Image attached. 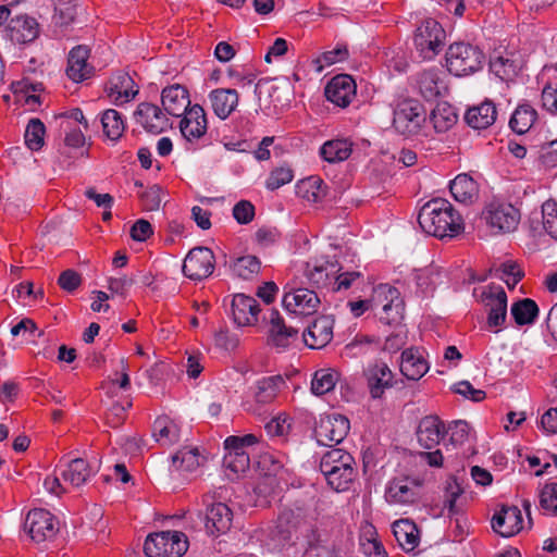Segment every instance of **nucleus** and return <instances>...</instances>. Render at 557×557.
I'll use <instances>...</instances> for the list:
<instances>
[{
	"label": "nucleus",
	"mask_w": 557,
	"mask_h": 557,
	"mask_svg": "<svg viewBox=\"0 0 557 557\" xmlns=\"http://www.w3.org/2000/svg\"><path fill=\"white\" fill-rule=\"evenodd\" d=\"M418 223L426 234L438 238H451L463 231L461 215L443 198L432 199L423 205L418 214Z\"/></svg>",
	"instance_id": "obj_1"
},
{
	"label": "nucleus",
	"mask_w": 557,
	"mask_h": 557,
	"mask_svg": "<svg viewBox=\"0 0 557 557\" xmlns=\"http://www.w3.org/2000/svg\"><path fill=\"white\" fill-rule=\"evenodd\" d=\"M58 284L63 290L73 293L82 284V276L78 272L67 269L60 274Z\"/></svg>",
	"instance_id": "obj_57"
},
{
	"label": "nucleus",
	"mask_w": 557,
	"mask_h": 557,
	"mask_svg": "<svg viewBox=\"0 0 557 557\" xmlns=\"http://www.w3.org/2000/svg\"><path fill=\"white\" fill-rule=\"evenodd\" d=\"M60 5L64 8L55 9L54 23L60 26L69 25L74 21L75 5L72 4V0H61Z\"/></svg>",
	"instance_id": "obj_58"
},
{
	"label": "nucleus",
	"mask_w": 557,
	"mask_h": 557,
	"mask_svg": "<svg viewBox=\"0 0 557 557\" xmlns=\"http://www.w3.org/2000/svg\"><path fill=\"white\" fill-rule=\"evenodd\" d=\"M381 296L385 297L386 302L383 304L382 309L385 315H381V320L386 324L397 322L403 318L404 302L399 298V292L389 285H380L375 289L376 301Z\"/></svg>",
	"instance_id": "obj_24"
},
{
	"label": "nucleus",
	"mask_w": 557,
	"mask_h": 557,
	"mask_svg": "<svg viewBox=\"0 0 557 557\" xmlns=\"http://www.w3.org/2000/svg\"><path fill=\"white\" fill-rule=\"evenodd\" d=\"M450 193L458 202L472 203L479 197V186L470 175L459 174L450 183Z\"/></svg>",
	"instance_id": "obj_31"
},
{
	"label": "nucleus",
	"mask_w": 557,
	"mask_h": 557,
	"mask_svg": "<svg viewBox=\"0 0 557 557\" xmlns=\"http://www.w3.org/2000/svg\"><path fill=\"white\" fill-rule=\"evenodd\" d=\"M422 486L423 480L418 476H395L387 482L384 497L389 505H413L421 497Z\"/></svg>",
	"instance_id": "obj_6"
},
{
	"label": "nucleus",
	"mask_w": 557,
	"mask_h": 557,
	"mask_svg": "<svg viewBox=\"0 0 557 557\" xmlns=\"http://www.w3.org/2000/svg\"><path fill=\"white\" fill-rule=\"evenodd\" d=\"M153 437L163 446L172 445L180 440V429L168 417H159L153 422Z\"/></svg>",
	"instance_id": "obj_37"
},
{
	"label": "nucleus",
	"mask_w": 557,
	"mask_h": 557,
	"mask_svg": "<svg viewBox=\"0 0 557 557\" xmlns=\"http://www.w3.org/2000/svg\"><path fill=\"white\" fill-rule=\"evenodd\" d=\"M425 121L422 104L414 99H401L394 108L393 126L403 135L417 134Z\"/></svg>",
	"instance_id": "obj_7"
},
{
	"label": "nucleus",
	"mask_w": 557,
	"mask_h": 557,
	"mask_svg": "<svg viewBox=\"0 0 557 557\" xmlns=\"http://www.w3.org/2000/svg\"><path fill=\"white\" fill-rule=\"evenodd\" d=\"M443 434L444 425L437 417L428 416L419 422L417 437L422 447L433 448L440 443Z\"/></svg>",
	"instance_id": "obj_29"
},
{
	"label": "nucleus",
	"mask_w": 557,
	"mask_h": 557,
	"mask_svg": "<svg viewBox=\"0 0 557 557\" xmlns=\"http://www.w3.org/2000/svg\"><path fill=\"white\" fill-rule=\"evenodd\" d=\"M327 481V484L336 492L348 490L349 484L355 478V470L352 465L336 467L333 471L322 472Z\"/></svg>",
	"instance_id": "obj_44"
},
{
	"label": "nucleus",
	"mask_w": 557,
	"mask_h": 557,
	"mask_svg": "<svg viewBox=\"0 0 557 557\" xmlns=\"http://www.w3.org/2000/svg\"><path fill=\"white\" fill-rule=\"evenodd\" d=\"M542 103L547 111L557 113V72L542 90Z\"/></svg>",
	"instance_id": "obj_54"
},
{
	"label": "nucleus",
	"mask_w": 557,
	"mask_h": 557,
	"mask_svg": "<svg viewBox=\"0 0 557 557\" xmlns=\"http://www.w3.org/2000/svg\"><path fill=\"white\" fill-rule=\"evenodd\" d=\"M259 311V304L253 297L244 294H236L233 297L232 314L237 325H253L258 321Z\"/></svg>",
	"instance_id": "obj_23"
},
{
	"label": "nucleus",
	"mask_w": 557,
	"mask_h": 557,
	"mask_svg": "<svg viewBox=\"0 0 557 557\" xmlns=\"http://www.w3.org/2000/svg\"><path fill=\"white\" fill-rule=\"evenodd\" d=\"M334 320L330 315L317 318L304 332L305 344L312 349L325 347L333 338Z\"/></svg>",
	"instance_id": "obj_17"
},
{
	"label": "nucleus",
	"mask_w": 557,
	"mask_h": 557,
	"mask_svg": "<svg viewBox=\"0 0 557 557\" xmlns=\"http://www.w3.org/2000/svg\"><path fill=\"white\" fill-rule=\"evenodd\" d=\"M540 508L550 516H557V483H548L539 494Z\"/></svg>",
	"instance_id": "obj_51"
},
{
	"label": "nucleus",
	"mask_w": 557,
	"mask_h": 557,
	"mask_svg": "<svg viewBox=\"0 0 557 557\" xmlns=\"http://www.w3.org/2000/svg\"><path fill=\"white\" fill-rule=\"evenodd\" d=\"M491 70L502 79L508 78L515 73L513 63L503 57L494 58L490 63Z\"/></svg>",
	"instance_id": "obj_62"
},
{
	"label": "nucleus",
	"mask_w": 557,
	"mask_h": 557,
	"mask_svg": "<svg viewBox=\"0 0 557 557\" xmlns=\"http://www.w3.org/2000/svg\"><path fill=\"white\" fill-rule=\"evenodd\" d=\"M454 391L473 401H482L486 396L484 391L475 389L468 381H460L455 384Z\"/></svg>",
	"instance_id": "obj_63"
},
{
	"label": "nucleus",
	"mask_w": 557,
	"mask_h": 557,
	"mask_svg": "<svg viewBox=\"0 0 557 557\" xmlns=\"http://www.w3.org/2000/svg\"><path fill=\"white\" fill-rule=\"evenodd\" d=\"M536 120V111L529 104L519 106L509 121L510 128L517 134L527 133Z\"/></svg>",
	"instance_id": "obj_43"
},
{
	"label": "nucleus",
	"mask_w": 557,
	"mask_h": 557,
	"mask_svg": "<svg viewBox=\"0 0 557 557\" xmlns=\"http://www.w3.org/2000/svg\"><path fill=\"white\" fill-rule=\"evenodd\" d=\"M497 273L499 274V278H502L509 288H515L523 276V272L519 265L513 262L503 263L500 268L497 269Z\"/></svg>",
	"instance_id": "obj_55"
},
{
	"label": "nucleus",
	"mask_w": 557,
	"mask_h": 557,
	"mask_svg": "<svg viewBox=\"0 0 557 557\" xmlns=\"http://www.w3.org/2000/svg\"><path fill=\"white\" fill-rule=\"evenodd\" d=\"M338 380L339 373L336 370L331 368L319 369L313 374L311 392L317 396L330 393L334 389Z\"/></svg>",
	"instance_id": "obj_40"
},
{
	"label": "nucleus",
	"mask_w": 557,
	"mask_h": 557,
	"mask_svg": "<svg viewBox=\"0 0 557 557\" xmlns=\"http://www.w3.org/2000/svg\"><path fill=\"white\" fill-rule=\"evenodd\" d=\"M360 545L363 553L369 557H387L386 552L376 539L375 529L367 525L360 539Z\"/></svg>",
	"instance_id": "obj_47"
},
{
	"label": "nucleus",
	"mask_w": 557,
	"mask_h": 557,
	"mask_svg": "<svg viewBox=\"0 0 557 557\" xmlns=\"http://www.w3.org/2000/svg\"><path fill=\"white\" fill-rule=\"evenodd\" d=\"M260 268V260L251 255L237 258L232 265L233 272L244 280H251L259 273Z\"/></svg>",
	"instance_id": "obj_46"
},
{
	"label": "nucleus",
	"mask_w": 557,
	"mask_h": 557,
	"mask_svg": "<svg viewBox=\"0 0 557 557\" xmlns=\"http://www.w3.org/2000/svg\"><path fill=\"white\" fill-rule=\"evenodd\" d=\"M355 96L356 83L347 74L333 77L325 87L326 99L341 108L347 107Z\"/></svg>",
	"instance_id": "obj_18"
},
{
	"label": "nucleus",
	"mask_w": 557,
	"mask_h": 557,
	"mask_svg": "<svg viewBox=\"0 0 557 557\" xmlns=\"http://www.w3.org/2000/svg\"><path fill=\"white\" fill-rule=\"evenodd\" d=\"M209 496L203 497V503L208 506L206 512V530L211 535L226 533L232 525L233 512L224 503H214L209 505Z\"/></svg>",
	"instance_id": "obj_14"
},
{
	"label": "nucleus",
	"mask_w": 557,
	"mask_h": 557,
	"mask_svg": "<svg viewBox=\"0 0 557 557\" xmlns=\"http://www.w3.org/2000/svg\"><path fill=\"white\" fill-rule=\"evenodd\" d=\"M285 382L281 375L262 377L256 384L255 398L257 403L269 404L274 400L277 391Z\"/></svg>",
	"instance_id": "obj_41"
},
{
	"label": "nucleus",
	"mask_w": 557,
	"mask_h": 557,
	"mask_svg": "<svg viewBox=\"0 0 557 557\" xmlns=\"http://www.w3.org/2000/svg\"><path fill=\"white\" fill-rule=\"evenodd\" d=\"M540 160L543 165L554 168L557 165V139L545 143L541 146Z\"/></svg>",
	"instance_id": "obj_60"
},
{
	"label": "nucleus",
	"mask_w": 557,
	"mask_h": 557,
	"mask_svg": "<svg viewBox=\"0 0 557 557\" xmlns=\"http://www.w3.org/2000/svg\"><path fill=\"white\" fill-rule=\"evenodd\" d=\"M282 302L288 312L309 315L317 311L320 298L311 289L295 288L284 294Z\"/></svg>",
	"instance_id": "obj_13"
},
{
	"label": "nucleus",
	"mask_w": 557,
	"mask_h": 557,
	"mask_svg": "<svg viewBox=\"0 0 557 557\" xmlns=\"http://www.w3.org/2000/svg\"><path fill=\"white\" fill-rule=\"evenodd\" d=\"M89 49L86 46L74 47L67 59L66 74L70 79L81 83L94 74V66L88 62Z\"/></svg>",
	"instance_id": "obj_21"
},
{
	"label": "nucleus",
	"mask_w": 557,
	"mask_h": 557,
	"mask_svg": "<svg viewBox=\"0 0 557 557\" xmlns=\"http://www.w3.org/2000/svg\"><path fill=\"white\" fill-rule=\"evenodd\" d=\"M354 463V458L350 454L335 448L326 451L320 461L321 472L333 471L336 467H343Z\"/></svg>",
	"instance_id": "obj_48"
},
{
	"label": "nucleus",
	"mask_w": 557,
	"mask_h": 557,
	"mask_svg": "<svg viewBox=\"0 0 557 557\" xmlns=\"http://www.w3.org/2000/svg\"><path fill=\"white\" fill-rule=\"evenodd\" d=\"M187 547V539L183 533L162 531L146 539L144 552L148 557H181Z\"/></svg>",
	"instance_id": "obj_4"
},
{
	"label": "nucleus",
	"mask_w": 557,
	"mask_h": 557,
	"mask_svg": "<svg viewBox=\"0 0 557 557\" xmlns=\"http://www.w3.org/2000/svg\"><path fill=\"white\" fill-rule=\"evenodd\" d=\"M163 110L172 116L181 117L190 108V100L187 89L182 85L165 87L161 94Z\"/></svg>",
	"instance_id": "obj_20"
},
{
	"label": "nucleus",
	"mask_w": 557,
	"mask_h": 557,
	"mask_svg": "<svg viewBox=\"0 0 557 557\" xmlns=\"http://www.w3.org/2000/svg\"><path fill=\"white\" fill-rule=\"evenodd\" d=\"M510 313L518 325L533 324L539 315V306L531 298H523L511 305Z\"/></svg>",
	"instance_id": "obj_38"
},
{
	"label": "nucleus",
	"mask_w": 557,
	"mask_h": 557,
	"mask_svg": "<svg viewBox=\"0 0 557 557\" xmlns=\"http://www.w3.org/2000/svg\"><path fill=\"white\" fill-rule=\"evenodd\" d=\"M348 57V49L344 45H339L332 50L325 51L317 60L318 63L323 65H332L338 61H343Z\"/></svg>",
	"instance_id": "obj_61"
},
{
	"label": "nucleus",
	"mask_w": 557,
	"mask_h": 557,
	"mask_svg": "<svg viewBox=\"0 0 557 557\" xmlns=\"http://www.w3.org/2000/svg\"><path fill=\"white\" fill-rule=\"evenodd\" d=\"M393 533L399 546L406 552H412L419 544V530L408 519L395 521L393 523Z\"/></svg>",
	"instance_id": "obj_32"
},
{
	"label": "nucleus",
	"mask_w": 557,
	"mask_h": 557,
	"mask_svg": "<svg viewBox=\"0 0 557 557\" xmlns=\"http://www.w3.org/2000/svg\"><path fill=\"white\" fill-rule=\"evenodd\" d=\"M400 372L408 380L418 381L429 370L428 361L417 348H408L401 352Z\"/></svg>",
	"instance_id": "obj_27"
},
{
	"label": "nucleus",
	"mask_w": 557,
	"mask_h": 557,
	"mask_svg": "<svg viewBox=\"0 0 557 557\" xmlns=\"http://www.w3.org/2000/svg\"><path fill=\"white\" fill-rule=\"evenodd\" d=\"M255 237L258 245L269 247L277 242L280 232L275 227L262 226L256 232Z\"/></svg>",
	"instance_id": "obj_64"
},
{
	"label": "nucleus",
	"mask_w": 557,
	"mask_h": 557,
	"mask_svg": "<svg viewBox=\"0 0 557 557\" xmlns=\"http://www.w3.org/2000/svg\"><path fill=\"white\" fill-rule=\"evenodd\" d=\"M496 115L495 103L491 100H485L479 106L468 109L465 120L472 128L484 129L495 122Z\"/></svg>",
	"instance_id": "obj_30"
},
{
	"label": "nucleus",
	"mask_w": 557,
	"mask_h": 557,
	"mask_svg": "<svg viewBox=\"0 0 557 557\" xmlns=\"http://www.w3.org/2000/svg\"><path fill=\"white\" fill-rule=\"evenodd\" d=\"M482 219L493 233H510L519 225L520 212L509 202L493 200L484 207Z\"/></svg>",
	"instance_id": "obj_5"
},
{
	"label": "nucleus",
	"mask_w": 557,
	"mask_h": 557,
	"mask_svg": "<svg viewBox=\"0 0 557 557\" xmlns=\"http://www.w3.org/2000/svg\"><path fill=\"white\" fill-rule=\"evenodd\" d=\"M134 117L136 123L152 134H160L170 126L168 113L150 102L139 103L134 112Z\"/></svg>",
	"instance_id": "obj_12"
},
{
	"label": "nucleus",
	"mask_w": 557,
	"mask_h": 557,
	"mask_svg": "<svg viewBox=\"0 0 557 557\" xmlns=\"http://www.w3.org/2000/svg\"><path fill=\"white\" fill-rule=\"evenodd\" d=\"M233 216L239 224H247L255 216V207L250 201L240 200L233 208Z\"/></svg>",
	"instance_id": "obj_59"
},
{
	"label": "nucleus",
	"mask_w": 557,
	"mask_h": 557,
	"mask_svg": "<svg viewBox=\"0 0 557 557\" xmlns=\"http://www.w3.org/2000/svg\"><path fill=\"white\" fill-rule=\"evenodd\" d=\"M45 125L39 119H32L25 131V144L34 151L44 146Z\"/></svg>",
	"instance_id": "obj_49"
},
{
	"label": "nucleus",
	"mask_w": 557,
	"mask_h": 557,
	"mask_svg": "<svg viewBox=\"0 0 557 557\" xmlns=\"http://www.w3.org/2000/svg\"><path fill=\"white\" fill-rule=\"evenodd\" d=\"M182 116L183 119L180 122V129L183 137L188 143L193 144L206 135L208 127L207 115L201 106H191Z\"/></svg>",
	"instance_id": "obj_15"
},
{
	"label": "nucleus",
	"mask_w": 557,
	"mask_h": 557,
	"mask_svg": "<svg viewBox=\"0 0 557 557\" xmlns=\"http://www.w3.org/2000/svg\"><path fill=\"white\" fill-rule=\"evenodd\" d=\"M349 420L338 413L321 417L314 428L318 442L325 446L339 444L348 434Z\"/></svg>",
	"instance_id": "obj_10"
},
{
	"label": "nucleus",
	"mask_w": 557,
	"mask_h": 557,
	"mask_svg": "<svg viewBox=\"0 0 557 557\" xmlns=\"http://www.w3.org/2000/svg\"><path fill=\"white\" fill-rule=\"evenodd\" d=\"M294 178L293 170L288 166H280L274 169L265 183V186L270 190H275L288 183Z\"/></svg>",
	"instance_id": "obj_52"
},
{
	"label": "nucleus",
	"mask_w": 557,
	"mask_h": 557,
	"mask_svg": "<svg viewBox=\"0 0 557 557\" xmlns=\"http://www.w3.org/2000/svg\"><path fill=\"white\" fill-rule=\"evenodd\" d=\"M12 38L18 42L26 44L35 40L39 35V25L34 17L17 16L10 23Z\"/></svg>",
	"instance_id": "obj_35"
},
{
	"label": "nucleus",
	"mask_w": 557,
	"mask_h": 557,
	"mask_svg": "<svg viewBox=\"0 0 557 557\" xmlns=\"http://www.w3.org/2000/svg\"><path fill=\"white\" fill-rule=\"evenodd\" d=\"M101 124L104 135L111 140H117L125 131L124 120L114 109H108L102 113Z\"/></svg>",
	"instance_id": "obj_45"
},
{
	"label": "nucleus",
	"mask_w": 557,
	"mask_h": 557,
	"mask_svg": "<svg viewBox=\"0 0 557 557\" xmlns=\"http://www.w3.org/2000/svg\"><path fill=\"white\" fill-rule=\"evenodd\" d=\"M369 392L372 398H381L385 389L393 387L394 374L385 362L369 366L366 372Z\"/></svg>",
	"instance_id": "obj_22"
},
{
	"label": "nucleus",
	"mask_w": 557,
	"mask_h": 557,
	"mask_svg": "<svg viewBox=\"0 0 557 557\" xmlns=\"http://www.w3.org/2000/svg\"><path fill=\"white\" fill-rule=\"evenodd\" d=\"M41 84H33L28 82L27 79H22L18 82H14L11 85V89L15 95H23L25 96V101L27 103L30 102H38L39 97L32 94L40 89Z\"/></svg>",
	"instance_id": "obj_56"
},
{
	"label": "nucleus",
	"mask_w": 557,
	"mask_h": 557,
	"mask_svg": "<svg viewBox=\"0 0 557 557\" xmlns=\"http://www.w3.org/2000/svg\"><path fill=\"white\" fill-rule=\"evenodd\" d=\"M214 264L215 258L211 249L195 247L184 259L183 273L190 280L201 281L212 274Z\"/></svg>",
	"instance_id": "obj_11"
},
{
	"label": "nucleus",
	"mask_w": 557,
	"mask_h": 557,
	"mask_svg": "<svg viewBox=\"0 0 557 557\" xmlns=\"http://www.w3.org/2000/svg\"><path fill=\"white\" fill-rule=\"evenodd\" d=\"M24 529L34 542L41 543L55 536L59 523L48 510L33 509L25 518Z\"/></svg>",
	"instance_id": "obj_9"
},
{
	"label": "nucleus",
	"mask_w": 557,
	"mask_h": 557,
	"mask_svg": "<svg viewBox=\"0 0 557 557\" xmlns=\"http://www.w3.org/2000/svg\"><path fill=\"white\" fill-rule=\"evenodd\" d=\"M417 87L421 96L432 100L440 95V76L437 69H429L420 72L416 77Z\"/></svg>",
	"instance_id": "obj_39"
},
{
	"label": "nucleus",
	"mask_w": 557,
	"mask_h": 557,
	"mask_svg": "<svg viewBox=\"0 0 557 557\" xmlns=\"http://www.w3.org/2000/svg\"><path fill=\"white\" fill-rule=\"evenodd\" d=\"M445 32L441 24L433 18L421 23L414 34V46L422 59H433L444 45Z\"/></svg>",
	"instance_id": "obj_8"
},
{
	"label": "nucleus",
	"mask_w": 557,
	"mask_h": 557,
	"mask_svg": "<svg viewBox=\"0 0 557 557\" xmlns=\"http://www.w3.org/2000/svg\"><path fill=\"white\" fill-rule=\"evenodd\" d=\"M485 62L483 51L470 44L456 42L446 52L448 71L456 76H467L480 71Z\"/></svg>",
	"instance_id": "obj_2"
},
{
	"label": "nucleus",
	"mask_w": 557,
	"mask_h": 557,
	"mask_svg": "<svg viewBox=\"0 0 557 557\" xmlns=\"http://www.w3.org/2000/svg\"><path fill=\"white\" fill-rule=\"evenodd\" d=\"M202 460L197 447L186 446L172 456V468L178 472H194L202 465Z\"/></svg>",
	"instance_id": "obj_34"
},
{
	"label": "nucleus",
	"mask_w": 557,
	"mask_h": 557,
	"mask_svg": "<svg viewBox=\"0 0 557 557\" xmlns=\"http://www.w3.org/2000/svg\"><path fill=\"white\" fill-rule=\"evenodd\" d=\"M352 152V143L346 138H336L325 141L320 148V156L329 163L343 162Z\"/></svg>",
	"instance_id": "obj_33"
},
{
	"label": "nucleus",
	"mask_w": 557,
	"mask_h": 557,
	"mask_svg": "<svg viewBox=\"0 0 557 557\" xmlns=\"http://www.w3.org/2000/svg\"><path fill=\"white\" fill-rule=\"evenodd\" d=\"M339 267L336 262L326 259H317L307 264V277L317 287H326L338 273Z\"/></svg>",
	"instance_id": "obj_28"
},
{
	"label": "nucleus",
	"mask_w": 557,
	"mask_h": 557,
	"mask_svg": "<svg viewBox=\"0 0 557 557\" xmlns=\"http://www.w3.org/2000/svg\"><path fill=\"white\" fill-rule=\"evenodd\" d=\"M224 466L234 473H243L249 469L250 459L248 453H226L223 459Z\"/></svg>",
	"instance_id": "obj_53"
},
{
	"label": "nucleus",
	"mask_w": 557,
	"mask_h": 557,
	"mask_svg": "<svg viewBox=\"0 0 557 557\" xmlns=\"http://www.w3.org/2000/svg\"><path fill=\"white\" fill-rule=\"evenodd\" d=\"M268 321L270 324L269 341L275 347L286 348L296 339L298 331L287 326L277 310L270 311Z\"/></svg>",
	"instance_id": "obj_25"
},
{
	"label": "nucleus",
	"mask_w": 557,
	"mask_h": 557,
	"mask_svg": "<svg viewBox=\"0 0 557 557\" xmlns=\"http://www.w3.org/2000/svg\"><path fill=\"white\" fill-rule=\"evenodd\" d=\"M473 297L487 312L490 327H500L507 319V294L503 286L490 284L473 289Z\"/></svg>",
	"instance_id": "obj_3"
},
{
	"label": "nucleus",
	"mask_w": 557,
	"mask_h": 557,
	"mask_svg": "<svg viewBox=\"0 0 557 557\" xmlns=\"http://www.w3.org/2000/svg\"><path fill=\"white\" fill-rule=\"evenodd\" d=\"M542 226L547 235L557 240V201L549 199L542 205Z\"/></svg>",
	"instance_id": "obj_50"
},
{
	"label": "nucleus",
	"mask_w": 557,
	"mask_h": 557,
	"mask_svg": "<svg viewBox=\"0 0 557 557\" xmlns=\"http://www.w3.org/2000/svg\"><path fill=\"white\" fill-rule=\"evenodd\" d=\"M457 119L454 108L445 102L437 104L430 116L435 131L438 133H444L453 127Z\"/></svg>",
	"instance_id": "obj_42"
},
{
	"label": "nucleus",
	"mask_w": 557,
	"mask_h": 557,
	"mask_svg": "<svg viewBox=\"0 0 557 557\" xmlns=\"http://www.w3.org/2000/svg\"><path fill=\"white\" fill-rule=\"evenodd\" d=\"M91 474L92 471L88 462L82 458H75L69 461L66 469L61 473L65 482H69L76 487L85 484Z\"/></svg>",
	"instance_id": "obj_36"
},
{
	"label": "nucleus",
	"mask_w": 557,
	"mask_h": 557,
	"mask_svg": "<svg viewBox=\"0 0 557 557\" xmlns=\"http://www.w3.org/2000/svg\"><path fill=\"white\" fill-rule=\"evenodd\" d=\"M108 96L115 104L128 102L138 92V88L126 72L119 71L113 74L106 86Z\"/></svg>",
	"instance_id": "obj_19"
},
{
	"label": "nucleus",
	"mask_w": 557,
	"mask_h": 557,
	"mask_svg": "<svg viewBox=\"0 0 557 557\" xmlns=\"http://www.w3.org/2000/svg\"><path fill=\"white\" fill-rule=\"evenodd\" d=\"M238 100L237 90L232 88H218L209 94L211 108L221 120L227 119L235 111Z\"/></svg>",
	"instance_id": "obj_26"
},
{
	"label": "nucleus",
	"mask_w": 557,
	"mask_h": 557,
	"mask_svg": "<svg viewBox=\"0 0 557 557\" xmlns=\"http://www.w3.org/2000/svg\"><path fill=\"white\" fill-rule=\"evenodd\" d=\"M521 511L517 506H502L492 518L493 530L504 537L517 534L523 528Z\"/></svg>",
	"instance_id": "obj_16"
}]
</instances>
